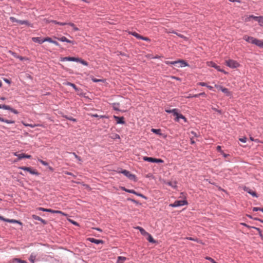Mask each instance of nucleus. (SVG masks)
<instances>
[{"instance_id":"35","label":"nucleus","mask_w":263,"mask_h":263,"mask_svg":"<svg viewBox=\"0 0 263 263\" xmlns=\"http://www.w3.org/2000/svg\"><path fill=\"white\" fill-rule=\"evenodd\" d=\"M79 58L68 57V61L78 62Z\"/></svg>"},{"instance_id":"17","label":"nucleus","mask_w":263,"mask_h":263,"mask_svg":"<svg viewBox=\"0 0 263 263\" xmlns=\"http://www.w3.org/2000/svg\"><path fill=\"white\" fill-rule=\"evenodd\" d=\"M44 41H46L48 42L49 43H52V44H54L56 46H60V44H59V43L58 42L53 40L50 37H46V38L44 39Z\"/></svg>"},{"instance_id":"28","label":"nucleus","mask_w":263,"mask_h":263,"mask_svg":"<svg viewBox=\"0 0 263 263\" xmlns=\"http://www.w3.org/2000/svg\"><path fill=\"white\" fill-rule=\"evenodd\" d=\"M130 34H132L138 39L141 40V39L142 36L136 32H132L130 33Z\"/></svg>"},{"instance_id":"63","label":"nucleus","mask_w":263,"mask_h":263,"mask_svg":"<svg viewBox=\"0 0 263 263\" xmlns=\"http://www.w3.org/2000/svg\"><path fill=\"white\" fill-rule=\"evenodd\" d=\"M68 120H71V121H74V122H76V119H74L72 117H68L67 118Z\"/></svg>"},{"instance_id":"41","label":"nucleus","mask_w":263,"mask_h":263,"mask_svg":"<svg viewBox=\"0 0 263 263\" xmlns=\"http://www.w3.org/2000/svg\"><path fill=\"white\" fill-rule=\"evenodd\" d=\"M4 122H5L8 124H13V123H14L15 122H14V121H13V120H9L5 119Z\"/></svg>"},{"instance_id":"60","label":"nucleus","mask_w":263,"mask_h":263,"mask_svg":"<svg viewBox=\"0 0 263 263\" xmlns=\"http://www.w3.org/2000/svg\"><path fill=\"white\" fill-rule=\"evenodd\" d=\"M260 208L254 207L253 208V211H260Z\"/></svg>"},{"instance_id":"18","label":"nucleus","mask_w":263,"mask_h":263,"mask_svg":"<svg viewBox=\"0 0 263 263\" xmlns=\"http://www.w3.org/2000/svg\"><path fill=\"white\" fill-rule=\"evenodd\" d=\"M32 40L34 42L38 43L39 44H42L44 42H46V41H44V39L43 40H41V38L39 37H33Z\"/></svg>"},{"instance_id":"52","label":"nucleus","mask_w":263,"mask_h":263,"mask_svg":"<svg viewBox=\"0 0 263 263\" xmlns=\"http://www.w3.org/2000/svg\"><path fill=\"white\" fill-rule=\"evenodd\" d=\"M68 84L71 86H72L74 89L77 90V86L75 84L71 83H68Z\"/></svg>"},{"instance_id":"25","label":"nucleus","mask_w":263,"mask_h":263,"mask_svg":"<svg viewBox=\"0 0 263 263\" xmlns=\"http://www.w3.org/2000/svg\"><path fill=\"white\" fill-rule=\"evenodd\" d=\"M13 263H27V262L25 260H22L19 258H15L13 260Z\"/></svg>"},{"instance_id":"5","label":"nucleus","mask_w":263,"mask_h":263,"mask_svg":"<svg viewBox=\"0 0 263 263\" xmlns=\"http://www.w3.org/2000/svg\"><path fill=\"white\" fill-rule=\"evenodd\" d=\"M121 173L123 174L125 176L131 180H135L136 179V176L134 174H130V172L127 170H123L121 172Z\"/></svg>"},{"instance_id":"58","label":"nucleus","mask_w":263,"mask_h":263,"mask_svg":"<svg viewBox=\"0 0 263 263\" xmlns=\"http://www.w3.org/2000/svg\"><path fill=\"white\" fill-rule=\"evenodd\" d=\"M24 125L26 126H30L31 127H34L35 126H36V125H32V124H29L24 123Z\"/></svg>"},{"instance_id":"27","label":"nucleus","mask_w":263,"mask_h":263,"mask_svg":"<svg viewBox=\"0 0 263 263\" xmlns=\"http://www.w3.org/2000/svg\"><path fill=\"white\" fill-rule=\"evenodd\" d=\"M250 18H253L255 21H257L258 16H254L253 15H251L249 17L246 18V21H249Z\"/></svg>"},{"instance_id":"3","label":"nucleus","mask_w":263,"mask_h":263,"mask_svg":"<svg viewBox=\"0 0 263 263\" xmlns=\"http://www.w3.org/2000/svg\"><path fill=\"white\" fill-rule=\"evenodd\" d=\"M143 159L147 162H156V163H162L163 162V161L162 159H156L152 157H144L143 158Z\"/></svg>"},{"instance_id":"44","label":"nucleus","mask_w":263,"mask_h":263,"mask_svg":"<svg viewBox=\"0 0 263 263\" xmlns=\"http://www.w3.org/2000/svg\"><path fill=\"white\" fill-rule=\"evenodd\" d=\"M10 20L12 22H16L17 23H18V21L19 20H17L16 18L14 17H10Z\"/></svg>"},{"instance_id":"47","label":"nucleus","mask_w":263,"mask_h":263,"mask_svg":"<svg viewBox=\"0 0 263 263\" xmlns=\"http://www.w3.org/2000/svg\"><path fill=\"white\" fill-rule=\"evenodd\" d=\"M215 87L218 90H221V89H223L224 87H223L222 86H220V85H215Z\"/></svg>"},{"instance_id":"32","label":"nucleus","mask_w":263,"mask_h":263,"mask_svg":"<svg viewBox=\"0 0 263 263\" xmlns=\"http://www.w3.org/2000/svg\"><path fill=\"white\" fill-rule=\"evenodd\" d=\"M221 91L226 93L228 97L230 96V92L228 88H224L223 89H221Z\"/></svg>"},{"instance_id":"43","label":"nucleus","mask_w":263,"mask_h":263,"mask_svg":"<svg viewBox=\"0 0 263 263\" xmlns=\"http://www.w3.org/2000/svg\"><path fill=\"white\" fill-rule=\"evenodd\" d=\"M38 161L45 166H47L48 165V163L47 162L41 159H39Z\"/></svg>"},{"instance_id":"30","label":"nucleus","mask_w":263,"mask_h":263,"mask_svg":"<svg viewBox=\"0 0 263 263\" xmlns=\"http://www.w3.org/2000/svg\"><path fill=\"white\" fill-rule=\"evenodd\" d=\"M51 22H52L55 24L60 25L61 26H64V25H67V23L59 22H58V21H54V20L51 21Z\"/></svg>"},{"instance_id":"42","label":"nucleus","mask_w":263,"mask_h":263,"mask_svg":"<svg viewBox=\"0 0 263 263\" xmlns=\"http://www.w3.org/2000/svg\"><path fill=\"white\" fill-rule=\"evenodd\" d=\"M9 53H10L12 55H13L14 58H17L18 55L17 54V53H15V52H13V51H11V50H10V51H9Z\"/></svg>"},{"instance_id":"4","label":"nucleus","mask_w":263,"mask_h":263,"mask_svg":"<svg viewBox=\"0 0 263 263\" xmlns=\"http://www.w3.org/2000/svg\"><path fill=\"white\" fill-rule=\"evenodd\" d=\"M39 210L42 211L50 212V213H59V214H62V215H65V216L66 215V214H65V213H64L63 212H62L61 211L53 210H52L50 209H44L43 208H40Z\"/></svg>"},{"instance_id":"64","label":"nucleus","mask_w":263,"mask_h":263,"mask_svg":"<svg viewBox=\"0 0 263 263\" xmlns=\"http://www.w3.org/2000/svg\"><path fill=\"white\" fill-rule=\"evenodd\" d=\"M221 154L223 155V156L224 158H227V157H228L229 156V154H225L223 152V153H221Z\"/></svg>"},{"instance_id":"38","label":"nucleus","mask_w":263,"mask_h":263,"mask_svg":"<svg viewBox=\"0 0 263 263\" xmlns=\"http://www.w3.org/2000/svg\"><path fill=\"white\" fill-rule=\"evenodd\" d=\"M112 107L116 110H119V103L112 104Z\"/></svg>"},{"instance_id":"23","label":"nucleus","mask_w":263,"mask_h":263,"mask_svg":"<svg viewBox=\"0 0 263 263\" xmlns=\"http://www.w3.org/2000/svg\"><path fill=\"white\" fill-rule=\"evenodd\" d=\"M255 42L256 43H254V45H256L259 47L263 48V41H262L257 39V41H255Z\"/></svg>"},{"instance_id":"6","label":"nucleus","mask_w":263,"mask_h":263,"mask_svg":"<svg viewBox=\"0 0 263 263\" xmlns=\"http://www.w3.org/2000/svg\"><path fill=\"white\" fill-rule=\"evenodd\" d=\"M19 168L23 170L24 171H26L29 172L30 174H33V175H37L39 174V173L36 171L33 170L31 167H30L21 166V167H20Z\"/></svg>"},{"instance_id":"54","label":"nucleus","mask_w":263,"mask_h":263,"mask_svg":"<svg viewBox=\"0 0 263 263\" xmlns=\"http://www.w3.org/2000/svg\"><path fill=\"white\" fill-rule=\"evenodd\" d=\"M239 141L245 143V142H246V141H247V138L243 137V138H240Z\"/></svg>"},{"instance_id":"31","label":"nucleus","mask_w":263,"mask_h":263,"mask_svg":"<svg viewBox=\"0 0 263 263\" xmlns=\"http://www.w3.org/2000/svg\"><path fill=\"white\" fill-rule=\"evenodd\" d=\"M180 62H175V61H165V63L166 65H176V64L179 63Z\"/></svg>"},{"instance_id":"50","label":"nucleus","mask_w":263,"mask_h":263,"mask_svg":"<svg viewBox=\"0 0 263 263\" xmlns=\"http://www.w3.org/2000/svg\"><path fill=\"white\" fill-rule=\"evenodd\" d=\"M141 40H144L145 41H148V42H149L151 41V40L148 37H144L143 36H142Z\"/></svg>"},{"instance_id":"14","label":"nucleus","mask_w":263,"mask_h":263,"mask_svg":"<svg viewBox=\"0 0 263 263\" xmlns=\"http://www.w3.org/2000/svg\"><path fill=\"white\" fill-rule=\"evenodd\" d=\"M13 155L14 156L17 157V159L15 160L14 162H17V161H19L20 160H21L23 158H24V153L18 154L17 152H14V153H13Z\"/></svg>"},{"instance_id":"9","label":"nucleus","mask_w":263,"mask_h":263,"mask_svg":"<svg viewBox=\"0 0 263 263\" xmlns=\"http://www.w3.org/2000/svg\"><path fill=\"white\" fill-rule=\"evenodd\" d=\"M113 117L116 120L117 124H125L124 118L123 117H119L116 116H114Z\"/></svg>"},{"instance_id":"34","label":"nucleus","mask_w":263,"mask_h":263,"mask_svg":"<svg viewBox=\"0 0 263 263\" xmlns=\"http://www.w3.org/2000/svg\"><path fill=\"white\" fill-rule=\"evenodd\" d=\"M172 33H174L175 34H176L177 36H178L179 37H181V38H182V39H184L185 40H186L187 39V37H185V36H184L183 35L181 34H180V33H177L176 31H173L172 32Z\"/></svg>"},{"instance_id":"16","label":"nucleus","mask_w":263,"mask_h":263,"mask_svg":"<svg viewBox=\"0 0 263 263\" xmlns=\"http://www.w3.org/2000/svg\"><path fill=\"white\" fill-rule=\"evenodd\" d=\"M57 39L60 41H61V42H67V43H72V44H74V42L73 41H71V40H69L68 39H67L65 36H62L61 37H58L57 38Z\"/></svg>"},{"instance_id":"19","label":"nucleus","mask_w":263,"mask_h":263,"mask_svg":"<svg viewBox=\"0 0 263 263\" xmlns=\"http://www.w3.org/2000/svg\"><path fill=\"white\" fill-rule=\"evenodd\" d=\"M32 218L34 219H35V220H37L40 221L41 222H42L44 224L47 223V222L45 220L43 219L40 217H39V216H38L37 215H32Z\"/></svg>"},{"instance_id":"61","label":"nucleus","mask_w":263,"mask_h":263,"mask_svg":"<svg viewBox=\"0 0 263 263\" xmlns=\"http://www.w3.org/2000/svg\"><path fill=\"white\" fill-rule=\"evenodd\" d=\"M199 85L202 86H207L206 84L204 82H200L199 83Z\"/></svg>"},{"instance_id":"55","label":"nucleus","mask_w":263,"mask_h":263,"mask_svg":"<svg viewBox=\"0 0 263 263\" xmlns=\"http://www.w3.org/2000/svg\"><path fill=\"white\" fill-rule=\"evenodd\" d=\"M217 150L220 153H223V151L221 150V147L220 146H217L216 147Z\"/></svg>"},{"instance_id":"12","label":"nucleus","mask_w":263,"mask_h":263,"mask_svg":"<svg viewBox=\"0 0 263 263\" xmlns=\"http://www.w3.org/2000/svg\"><path fill=\"white\" fill-rule=\"evenodd\" d=\"M243 190H244V191H245L246 192H248L249 194L251 195L252 196L255 197H258L256 192L252 191L250 188L245 186L243 187Z\"/></svg>"},{"instance_id":"10","label":"nucleus","mask_w":263,"mask_h":263,"mask_svg":"<svg viewBox=\"0 0 263 263\" xmlns=\"http://www.w3.org/2000/svg\"><path fill=\"white\" fill-rule=\"evenodd\" d=\"M175 116H176L175 120L177 122H179L180 119H182L184 120V122H186V119L185 118V117L183 116L182 114L178 113V111H177L176 114L175 115Z\"/></svg>"},{"instance_id":"29","label":"nucleus","mask_w":263,"mask_h":263,"mask_svg":"<svg viewBox=\"0 0 263 263\" xmlns=\"http://www.w3.org/2000/svg\"><path fill=\"white\" fill-rule=\"evenodd\" d=\"M18 24H20L21 25L25 24V25H28V26H29L30 25V23H29V22L26 20H19Z\"/></svg>"},{"instance_id":"33","label":"nucleus","mask_w":263,"mask_h":263,"mask_svg":"<svg viewBox=\"0 0 263 263\" xmlns=\"http://www.w3.org/2000/svg\"><path fill=\"white\" fill-rule=\"evenodd\" d=\"M151 131L155 133V134H158V135H161V129H154V128H152L151 129Z\"/></svg>"},{"instance_id":"59","label":"nucleus","mask_w":263,"mask_h":263,"mask_svg":"<svg viewBox=\"0 0 263 263\" xmlns=\"http://www.w3.org/2000/svg\"><path fill=\"white\" fill-rule=\"evenodd\" d=\"M135 194L138 196L141 197L142 198H146V197L144 195H143L142 194H141L140 193H138L136 192V194Z\"/></svg>"},{"instance_id":"20","label":"nucleus","mask_w":263,"mask_h":263,"mask_svg":"<svg viewBox=\"0 0 263 263\" xmlns=\"http://www.w3.org/2000/svg\"><path fill=\"white\" fill-rule=\"evenodd\" d=\"M136 229L139 230V231L140 232V233H141L142 235H143L144 236H146V235H148V233L146 232L145 230L144 229H143L142 228H141L140 227H137L136 228Z\"/></svg>"},{"instance_id":"8","label":"nucleus","mask_w":263,"mask_h":263,"mask_svg":"<svg viewBox=\"0 0 263 263\" xmlns=\"http://www.w3.org/2000/svg\"><path fill=\"white\" fill-rule=\"evenodd\" d=\"M175 62H181L179 63L176 64V65H174L175 66H176L177 67H183L189 66V64H187V63L183 60H179L177 61H175Z\"/></svg>"},{"instance_id":"56","label":"nucleus","mask_w":263,"mask_h":263,"mask_svg":"<svg viewBox=\"0 0 263 263\" xmlns=\"http://www.w3.org/2000/svg\"><path fill=\"white\" fill-rule=\"evenodd\" d=\"M61 61H68V57L62 58L61 59Z\"/></svg>"},{"instance_id":"21","label":"nucleus","mask_w":263,"mask_h":263,"mask_svg":"<svg viewBox=\"0 0 263 263\" xmlns=\"http://www.w3.org/2000/svg\"><path fill=\"white\" fill-rule=\"evenodd\" d=\"M165 111L167 113H172L174 116H175L176 114V112L178 110L176 108H174L172 109H165Z\"/></svg>"},{"instance_id":"62","label":"nucleus","mask_w":263,"mask_h":263,"mask_svg":"<svg viewBox=\"0 0 263 263\" xmlns=\"http://www.w3.org/2000/svg\"><path fill=\"white\" fill-rule=\"evenodd\" d=\"M31 157V155L24 154V158H29V159Z\"/></svg>"},{"instance_id":"1","label":"nucleus","mask_w":263,"mask_h":263,"mask_svg":"<svg viewBox=\"0 0 263 263\" xmlns=\"http://www.w3.org/2000/svg\"><path fill=\"white\" fill-rule=\"evenodd\" d=\"M227 66L232 68H235L239 66V64L236 61L229 60L226 61Z\"/></svg>"},{"instance_id":"2","label":"nucleus","mask_w":263,"mask_h":263,"mask_svg":"<svg viewBox=\"0 0 263 263\" xmlns=\"http://www.w3.org/2000/svg\"><path fill=\"white\" fill-rule=\"evenodd\" d=\"M187 204V202L186 200H177L175 201L173 203L170 204V206L172 207H177L180 206H182L184 205H186Z\"/></svg>"},{"instance_id":"37","label":"nucleus","mask_w":263,"mask_h":263,"mask_svg":"<svg viewBox=\"0 0 263 263\" xmlns=\"http://www.w3.org/2000/svg\"><path fill=\"white\" fill-rule=\"evenodd\" d=\"M260 26L263 25V16H258L257 21Z\"/></svg>"},{"instance_id":"13","label":"nucleus","mask_w":263,"mask_h":263,"mask_svg":"<svg viewBox=\"0 0 263 263\" xmlns=\"http://www.w3.org/2000/svg\"><path fill=\"white\" fill-rule=\"evenodd\" d=\"M88 241H89L91 242L95 243L96 244H100V243H103V241L102 240L99 239H96L93 238H88L87 239Z\"/></svg>"},{"instance_id":"51","label":"nucleus","mask_w":263,"mask_h":263,"mask_svg":"<svg viewBox=\"0 0 263 263\" xmlns=\"http://www.w3.org/2000/svg\"><path fill=\"white\" fill-rule=\"evenodd\" d=\"M0 108H3V109H9L10 108V107L9 106H7V105H0Z\"/></svg>"},{"instance_id":"48","label":"nucleus","mask_w":263,"mask_h":263,"mask_svg":"<svg viewBox=\"0 0 263 263\" xmlns=\"http://www.w3.org/2000/svg\"><path fill=\"white\" fill-rule=\"evenodd\" d=\"M186 239H188V240H193V241H197V242H199L198 240L197 239H195L194 238H193V237H186L185 238Z\"/></svg>"},{"instance_id":"7","label":"nucleus","mask_w":263,"mask_h":263,"mask_svg":"<svg viewBox=\"0 0 263 263\" xmlns=\"http://www.w3.org/2000/svg\"><path fill=\"white\" fill-rule=\"evenodd\" d=\"M243 40H245L246 41L251 43L253 44H254V43H256L255 41H257V39H255L252 36H249L248 35H245L243 37Z\"/></svg>"},{"instance_id":"36","label":"nucleus","mask_w":263,"mask_h":263,"mask_svg":"<svg viewBox=\"0 0 263 263\" xmlns=\"http://www.w3.org/2000/svg\"><path fill=\"white\" fill-rule=\"evenodd\" d=\"M35 258H36V256L32 254L30 255L29 259L32 263H34Z\"/></svg>"},{"instance_id":"49","label":"nucleus","mask_w":263,"mask_h":263,"mask_svg":"<svg viewBox=\"0 0 263 263\" xmlns=\"http://www.w3.org/2000/svg\"><path fill=\"white\" fill-rule=\"evenodd\" d=\"M92 81L94 82H102V81H104L103 80H101V79H96V78H93L92 79Z\"/></svg>"},{"instance_id":"46","label":"nucleus","mask_w":263,"mask_h":263,"mask_svg":"<svg viewBox=\"0 0 263 263\" xmlns=\"http://www.w3.org/2000/svg\"><path fill=\"white\" fill-rule=\"evenodd\" d=\"M72 154L74 155L75 158H77L79 161H82L81 157L78 156L75 153H72Z\"/></svg>"},{"instance_id":"26","label":"nucleus","mask_w":263,"mask_h":263,"mask_svg":"<svg viewBox=\"0 0 263 263\" xmlns=\"http://www.w3.org/2000/svg\"><path fill=\"white\" fill-rule=\"evenodd\" d=\"M146 236H147V240L149 242L152 243H155L156 242V241L150 234L148 233V235H146Z\"/></svg>"},{"instance_id":"40","label":"nucleus","mask_w":263,"mask_h":263,"mask_svg":"<svg viewBox=\"0 0 263 263\" xmlns=\"http://www.w3.org/2000/svg\"><path fill=\"white\" fill-rule=\"evenodd\" d=\"M168 184L174 188H175L177 186L176 183L175 182H168Z\"/></svg>"},{"instance_id":"39","label":"nucleus","mask_w":263,"mask_h":263,"mask_svg":"<svg viewBox=\"0 0 263 263\" xmlns=\"http://www.w3.org/2000/svg\"><path fill=\"white\" fill-rule=\"evenodd\" d=\"M78 62H80V63H81L82 64H83V65H85V66L88 65V63L86 61H85L80 58H79V60H78Z\"/></svg>"},{"instance_id":"53","label":"nucleus","mask_w":263,"mask_h":263,"mask_svg":"<svg viewBox=\"0 0 263 263\" xmlns=\"http://www.w3.org/2000/svg\"><path fill=\"white\" fill-rule=\"evenodd\" d=\"M126 192H128V193H132V194H136V192H135L134 190H129V189H127V190L126 191Z\"/></svg>"},{"instance_id":"45","label":"nucleus","mask_w":263,"mask_h":263,"mask_svg":"<svg viewBox=\"0 0 263 263\" xmlns=\"http://www.w3.org/2000/svg\"><path fill=\"white\" fill-rule=\"evenodd\" d=\"M205 259L208 260H209V261H210L212 263H215V262H216L213 258H212L210 257H208L207 256V257H205Z\"/></svg>"},{"instance_id":"11","label":"nucleus","mask_w":263,"mask_h":263,"mask_svg":"<svg viewBox=\"0 0 263 263\" xmlns=\"http://www.w3.org/2000/svg\"><path fill=\"white\" fill-rule=\"evenodd\" d=\"M0 220H2L3 221H7L10 223H19L20 224H22V223L20 222L18 220H14V219H6L4 218L3 216H0Z\"/></svg>"},{"instance_id":"22","label":"nucleus","mask_w":263,"mask_h":263,"mask_svg":"<svg viewBox=\"0 0 263 263\" xmlns=\"http://www.w3.org/2000/svg\"><path fill=\"white\" fill-rule=\"evenodd\" d=\"M126 260V258L123 256H119L116 263H123Z\"/></svg>"},{"instance_id":"24","label":"nucleus","mask_w":263,"mask_h":263,"mask_svg":"<svg viewBox=\"0 0 263 263\" xmlns=\"http://www.w3.org/2000/svg\"><path fill=\"white\" fill-rule=\"evenodd\" d=\"M91 117H98V118H108V117L106 116V115H98L97 114H91L89 115Z\"/></svg>"},{"instance_id":"57","label":"nucleus","mask_w":263,"mask_h":263,"mask_svg":"<svg viewBox=\"0 0 263 263\" xmlns=\"http://www.w3.org/2000/svg\"><path fill=\"white\" fill-rule=\"evenodd\" d=\"M9 109V110H10L12 112H13V113H14V114H18L17 111L16 110H15V109H14L11 108H10H10H9V109Z\"/></svg>"},{"instance_id":"15","label":"nucleus","mask_w":263,"mask_h":263,"mask_svg":"<svg viewBox=\"0 0 263 263\" xmlns=\"http://www.w3.org/2000/svg\"><path fill=\"white\" fill-rule=\"evenodd\" d=\"M209 65L211 67L215 68L219 71L224 72L223 70L220 69L219 66H217L215 63L213 62H211Z\"/></svg>"}]
</instances>
